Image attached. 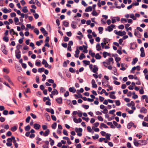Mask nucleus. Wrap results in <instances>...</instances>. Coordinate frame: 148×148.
Masks as SVG:
<instances>
[{
    "instance_id": "obj_1",
    "label": "nucleus",
    "mask_w": 148,
    "mask_h": 148,
    "mask_svg": "<svg viewBox=\"0 0 148 148\" xmlns=\"http://www.w3.org/2000/svg\"><path fill=\"white\" fill-rule=\"evenodd\" d=\"M115 27V25L113 24H111L107 28L105 29L106 31H108L109 32H110L112 31L113 28Z\"/></svg>"
},
{
    "instance_id": "obj_2",
    "label": "nucleus",
    "mask_w": 148,
    "mask_h": 148,
    "mask_svg": "<svg viewBox=\"0 0 148 148\" xmlns=\"http://www.w3.org/2000/svg\"><path fill=\"white\" fill-rule=\"evenodd\" d=\"M6 47L4 45H1V50L5 54L7 55L8 53V51L5 49Z\"/></svg>"
},
{
    "instance_id": "obj_3",
    "label": "nucleus",
    "mask_w": 148,
    "mask_h": 148,
    "mask_svg": "<svg viewBox=\"0 0 148 148\" xmlns=\"http://www.w3.org/2000/svg\"><path fill=\"white\" fill-rule=\"evenodd\" d=\"M73 117V121L75 123H80L82 122V120L81 118H79L78 119H77L74 117Z\"/></svg>"
},
{
    "instance_id": "obj_4",
    "label": "nucleus",
    "mask_w": 148,
    "mask_h": 148,
    "mask_svg": "<svg viewBox=\"0 0 148 148\" xmlns=\"http://www.w3.org/2000/svg\"><path fill=\"white\" fill-rule=\"evenodd\" d=\"M77 23L76 21H73L71 24V26L72 27L73 29H75L77 27L76 25Z\"/></svg>"
},
{
    "instance_id": "obj_5",
    "label": "nucleus",
    "mask_w": 148,
    "mask_h": 148,
    "mask_svg": "<svg viewBox=\"0 0 148 148\" xmlns=\"http://www.w3.org/2000/svg\"><path fill=\"white\" fill-rule=\"evenodd\" d=\"M10 34L12 35H13L14 34H16V36H18V34L17 33L15 32L13 29H12L10 30Z\"/></svg>"
},
{
    "instance_id": "obj_6",
    "label": "nucleus",
    "mask_w": 148,
    "mask_h": 148,
    "mask_svg": "<svg viewBox=\"0 0 148 148\" xmlns=\"http://www.w3.org/2000/svg\"><path fill=\"white\" fill-rule=\"evenodd\" d=\"M40 125L38 123H35L34 125V128L36 130L39 129L40 127Z\"/></svg>"
},
{
    "instance_id": "obj_7",
    "label": "nucleus",
    "mask_w": 148,
    "mask_h": 148,
    "mask_svg": "<svg viewBox=\"0 0 148 148\" xmlns=\"http://www.w3.org/2000/svg\"><path fill=\"white\" fill-rule=\"evenodd\" d=\"M126 34V32L125 31H123V32L122 31H119V34L118 35L123 36V35H125Z\"/></svg>"
},
{
    "instance_id": "obj_8",
    "label": "nucleus",
    "mask_w": 148,
    "mask_h": 148,
    "mask_svg": "<svg viewBox=\"0 0 148 148\" xmlns=\"http://www.w3.org/2000/svg\"><path fill=\"white\" fill-rule=\"evenodd\" d=\"M91 84L92 88H95L97 87V84L95 83V82L94 79H93L92 80Z\"/></svg>"
},
{
    "instance_id": "obj_9",
    "label": "nucleus",
    "mask_w": 148,
    "mask_h": 148,
    "mask_svg": "<svg viewBox=\"0 0 148 148\" xmlns=\"http://www.w3.org/2000/svg\"><path fill=\"white\" fill-rule=\"evenodd\" d=\"M50 131L49 129H47L43 134L44 136H47L49 134Z\"/></svg>"
},
{
    "instance_id": "obj_10",
    "label": "nucleus",
    "mask_w": 148,
    "mask_h": 148,
    "mask_svg": "<svg viewBox=\"0 0 148 148\" xmlns=\"http://www.w3.org/2000/svg\"><path fill=\"white\" fill-rule=\"evenodd\" d=\"M98 71V67L95 65L94 66V68L93 69L92 71L94 73H96V74H97L98 73L97 72Z\"/></svg>"
},
{
    "instance_id": "obj_11",
    "label": "nucleus",
    "mask_w": 148,
    "mask_h": 148,
    "mask_svg": "<svg viewBox=\"0 0 148 148\" xmlns=\"http://www.w3.org/2000/svg\"><path fill=\"white\" fill-rule=\"evenodd\" d=\"M77 93L78 94V95L74 94V95L75 97V98L76 99H77L78 98H82V95L79 92H77Z\"/></svg>"
},
{
    "instance_id": "obj_12",
    "label": "nucleus",
    "mask_w": 148,
    "mask_h": 148,
    "mask_svg": "<svg viewBox=\"0 0 148 148\" xmlns=\"http://www.w3.org/2000/svg\"><path fill=\"white\" fill-rule=\"evenodd\" d=\"M42 64H43L45 65V67H47L49 66V64L44 59L42 60Z\"/></svg>"
},
{
    "instance_id": "obj_13",
    "label": "nucleus",
    "mask_w": 148,
    "mask_h": 148,
    "mask_svg": "<svg viewBox=\"0 0 148 148\" xmlns=\"http://www.w3.org/2000/svg\"><path fill=\"white\" fill-rule=\"evenodd\" d=\"M69 90L70 92H73V93H75L76 91V90L73 87L69 88Z\"/></svg>"
},
{
    "instance_id": "obj_14",
    "label": "nucleus",
    "mask_w": 148,
    "mask_h": 148,
    "mask_svg": "<svg viewBox=\"0 0 148 148\" xmlns=\"http://www.w3.org/2000/svg\"><path fill=\"white\" fill-rule=\"evenodd\" d=\"M140 112L141 113H146L147 112V110L144 107H142L140 110Z\"/></svg>"
},
{
    "instance_id": "obj_15",
    "label": "nucleus",
    "mask_w": 148,
    "mask_h": 148,
    "mask_svg": "<svg viewBox=\"0 0 148 148\" xmlns=\"http://www.w3.org/2000/svg\"><path fill=\"white\" fill-rule=\"evenodd\" d=\"M62 98L61 97L57 98L56 99V101L59 104H61L62 102Z\"/></svg>"
},
{
    "instance_id": "obj_16",
    "label": "nucleus",
    "mask_w": 148,
    "mask_h": 148,
    "mask_svg": "<svg viewBox=\"0 0 148 148\" xmlns=\"http://www.w3.org/2000/svg\"><path fill=\"white\" fill-rule=\"evenodd\" d=\"M134 34L138 38H140L141 37L140 34L138 31L135 32Z\"/></svg>"
},
{
    "instance_id": "obj_17",
    "label": "nucleus",
    "mask_w": 148,
    "mask_h": 148,
    "mask_svg": "<svg viewBox=\"0 0 148 148\" xmlns=\"http://www.w3.org/2000/svg\"><path fill=\"white\" fill-rule=\"evenodd\" d=\"M51 93L53 95H58V92L57 90L54 89L51 92Z\"/></svg>"
},
{
    "instance_id": "obj_18",
    "label": "nucleus",
    "mask_w": 148,
    "mask_h": 148,
    "mask_svg": "<svg viewBox=\"0 0 148 148\" xmlns=\"http://www.w3.org/2000/svg\"><path fill=\"white\" fill-rule=\"evenodd\" d=\"M92 10V8L91 6H89L86 8L85 10L86 12H88L89 11H91Z\"/></svg>"
},
{
    "instance_id": "obj_19",
    "label": "nucleus",
    "mask_w": 148,
    "mask_h": 148,
    "mask_svg": "<svg viewBox=\"0 0 148 148\" xmlns=\"http://www.w3.org/2000/svg\"><path fill=\"white\" fill-rule=\"evenodd\" d=\"M101 127H103L104 128H108V127L106 124L103 123H102L100 124V129H102V128Z\"/></svg>"
},
{
    "instance_id": "obj_20",
    "label": "nucleus",
    "mask_w": 148,
    "mask_h": 148,
    "mask_svg": "<svg viewBox=\"0 0 148 148\" xmlns=\"http://www.w3.org/2000/svg\"><path fill=\"white\" fill-rule=\"evenodd\" d=\"M134 124V123L131 122L129 123L127 125V127L128 129L131 128V127Z\"/></svg>"
},
{
    "instance_id": "obj_21",
    "label": "nucleus",
    "mask_w": 148,
    "mask_h": 148,
    "mask_svg": "<svg viewBox=\"0 0 148 148\" xmlns=\"http://www.w3.org/2000/svg\"><path fill=\"white\" fill-rule=\"evenodd\" d=\"M14 21L15 22V24L16 25H20V23H17V22H18L19 21L18 18L17 17H15L14 18Z\"/></svg>"
},
{
    "instance_id": "obj_22",
    "label": "nucleus",
    "mask_w": 148,
    "mask_h": 148,
    "mask_svg": "<svg viewBox=\"0 0 148 148\" xmlns=\"http://www.w3.org/2000/svg\"><path fill=\"white\" fill-rule=\"evenodd\" d=\"M75 131L77 133H78V132H82V129L81 128H78L77 127H76L75 129Z\"/></svg>"
},
{
    "instance_id": "obj_23",
    "label": "nucleus",
    "mask_w": 148,
    "mask_h": 148,
    "mask_svg": "<svg viewBox=\"0 0 148 148\" xmlns=\"http://www.w3.org/2000/svg\"><path fill=\"white\" fill-rule=\"evenodd\" d=\"M138 60V59L137 58H135L133 59L132 63V65L135 64L137 62Z\"/></svg>"
},
{
    "instance_id": "obj_24",
    "label": "nucleus",
    "mask_w": 148,
    "mask_h": 148,
    "mask_svg": "<svg viewBox=\"0 0 148 148\" xmlns=\"http://www.w3.org/2000/svg\"><path fill=\"white\" fill-rule=\"evenodd\" d=\"M139 141L142 143L141 145H144L147 143V141L146 140H140Z\"/></svg>"
},
{
    "instance_id": "obj_25",
    "label": "nucleus",
    "mask_w": 148,
    "mask_h": 148,
    "mask_svg": "<svg viewBox=\"0 0 148 148\" xmlns=\"http://www.w3.org/2000/svg\"><path fill=\"white\" fill-rule=\"evenodd\" d=\"M96 49L98 51H99L101 50V47L100 44L97 43L96 46Z\"/></svg>"
},
{
    "instance_id": "obj_26",
    "label": "nucleus",
    "mask_w": 148,
    "mask_h": 148,
    "mask_svg": "<svg viewBox=\"0 0 148 148\" xmlns=\"http://www.w3.org/2000/svg\"><path fill=\"white\" fill-rule=\"evenodd\" d=\"M22 12L24 13H27L28 12V9H27V6H25L23 8L22 10Z\"/></svg>"
},
{
    "instance_id": "obj_27",
    "label": "nucleus",
    "mask_w": 148,
    "mask_h": 148,
    "mask_svg": "<svg viewBox=\"0 0 148 148\" xmlns=\"http://www.w3.org/2000/svg\"><path fill=\"white\" fill-rule=\"evenodd\" d=\"M85 56L83 53H81L79 57V58L80 60H82L85 58Z\"/></svg>"
},
{
    "instance_id": "obj_28",
    "label": "nucleus",
    "mask_w": 148,
    "mask_h": 148,
    "mask_svg": "<svg viewBox=\"0 0 148 148\" xmlns=\"http://www.w3.org/2000/svg\"><path fill=\"white\" fill-rule=\"evenodd\" d=\"M45 115L46 117L48 120V121H49L51 120V118L50 116H49L48 113H46L45 114Z\"/></svg>"
},
{
    "instance_id": "obj_29",
    "label": "nucleus",
    "mask_w": 148,
    "mask_h": 148,
    "mask_svg": "<svg viewBox=\"0 0 148 148\" xmlns=\"http://www.w3.org/2000/svg\"><path fill=\"white\" fill-rule=\"evenodd\" d=\"M63 25L66 27H68L69 23L66 21H63Z\"/></svg>"
},
{
    "instance_id": "obj_30",
    "label": "nucleus",
    "mask_w": 148,
    "mask_h": 148,
    "mask_svg": "<svg viewBox=\"0 0 148 148\" xmlns=\"http://www.w3.org/2000/svg\"><path fill=\"white\" fill-rule=\"evenodd\" d=\"M5 78L7 79L8 81L11 84H13L10 78L8 76H6L5 77Z\"/></svg>"
},
{
    "instance_id": "obj_31",
    "label": "nucleus",
    "mask_w": 148,
    "mask_h": 148,
    "mask_svg": "<svg viewBox=\"0 0 148 148\" xmlns=\"http://www.w3.org/2000/svg\"><path fill=\"white\" fill-rule=\"evenodd\" d=\"M101 112L103 114H107L108 112V110L107 108L106 107V108L103 109V111H101Z\"/></svg>"
},
{
    "instance_id": "obj_32",
    "label": "nucleus",
    "mask_w": 148,
    "mask_h": 148,
    "mask_svg": "<svg viewBox=\"0 0 148 148\" xmlns=\"http://www.w3.org/2000/svg\"><path fill=\"white\" fill-rule=\"evenodd\" d=\"M92 14L93 16H97L98 15L97 13L95 10H93L92 12Z\"/></svg>"
},
{
    "instance_id": "obj_33",
    "label": "nucleus",
    "mask_w": 148,
    "mask_h": 148,
    "mask_svg": "<svg viewBox=\"0 0 148 148\" xmlns=\"http://www.w3.org/2000/svg\"><path fill=\"white\" fill-rule=\"evenodd\" d=\"M95 57L98 60L100 59L101 57L99 53H97L96 54Z\"/></svg>"
},
{
    "instance_id": "obj_34",
    "label": "nucleus",
    "mask_w": 148,
    "mask_h": 148,
    "mask_svg": "<svg viewBox=\"0 0 148 148\" xmlns=\"http://www.w3.org/2000/svg\"><path fill=\"white\" fill-rule=\"evenodd\" d=\"M17 127L16 126H14L11 128V130L13 132H14L15 131H16L17 130Z\"/></svg>"
},
{
    "instance_id": "obj_35",
    "label": "nucleus",
    "mask_w": 148,
    "mask_h": 148,
    "mask_svg": "<svg viewBox=\"0 0 148 148\" xmlns=\"http://www.w3.org/2000/svg\"><path fill=\"white\" fill-rule=\"evenodd\" d=\"M111 134H109L108 133H107L106 134V138L108 140H110V136H111Z\"/></svg>"
},
{
    "instance_id": "obj_36",
    "label": "nucleus",
    "mask_w": 148,
    "mask_h": 148,
    "mask_svg": "<svg viewBox=\"0 0 148 148\" xmlns=\"http://www.w3.org/2000/svg\"><path fill=\"white\" fill-rule=\"evenodd\" d=\"M30 127L29 125L26 126L25 127V130L26 131H29L30 130Z\"/></svg>"
},
{
    "instance_id": "obj_37",
    "label": "nucleus",
    "mask_w": 148,
    "mask_h": 148,
    "mask_svg": "<svg viewBox=\"0 0 148 148\" xmlns=\"http://www.w3.org/2000/svg\"><path fill=\"white\" fill-rule=\"evenodd\" d=\"M15 68L17 71H18L20 72L22 70V69L20 66H16Z\"/></svg>"
},
{
    "instance_id": "obj_38",
    "label": "nucleus",
    "mask_w": 148,
    "mask_h": 148,
    "mask_svg": "<svg viewBox=\"0 0 148 148\" xmlns=\"http://www.w3.org/2000/svg\"><path fill=\"white\" fill-rule=\"evenodd\" d=\"M57 126V123L56 122L54 123L51 125V127L53 129H55Z\"/></svg>"
},
{
    "instance_id": "obj_39",
    "label": "nucleus",
    "mask_w": 148,
    "mask_h": 148,
    "mask_svg": "<svg viewBox=\"0 0 148 148\" xmlns=\"http://www.w3.org/2000/svg\"><path fill=\"white\" fill-rule=\"evenodd\" d=\"M130 17L132 18L133 20H135L136 19V17L135 16L134 14H130Z\"/></svg>"
},
{
    "instance_id": "obj_40",
    "label": "nucleus",
    "mask_w": 148,
    "mask_h": 148,
    "mask_svg": "<svg viewBox=\"0 0 148 148\" xmlns=\"http://www.w3.org/2000/svg\"><path fill=\"white\" fill-rule=\"evenodd\" d=\"M83 62L84 64H85L86 66L89 65L90 63V62L89 61H87L86 60H84L83 61Z\"/></svg>"
},
{
    "instance_id": "obj_41",
    "label": "nucleus",
    "mask_w": 148,
    "mask_h": 148,
    "mask_svg": "<svg viewBox=\"0 0 148 148\" xmlns=\"http://www.w3.org/2000/svg\"><path fill=\"white\" fill-rule=\"evenodd\" d=\"M3 40L6 42H8L9 40V38L8 37L5 36L3 38Z\"/></svg>"
},
{
    "instance_id": "obj_42",
    "label": "nucleus",
    "mask_w": 148,
    "mask_h": 148,
    "mask_svg": "<svg viewBox=\"0 0 148 148\" xmlns=\"http://www.w3.org/2000/svg\"><path fill=\"white\" fill-rule=\"evenodd\" d=\"M40 30L41 32L43 33H45L46 31L45 30V28L43 27H41L40 28Z\"/></svg>"
},
{
    "instance_id": "obj_43",
    "label": "nucleus",
    "mask_w": 148,
    "mask_h": 148,
    "mask_svg": "<svg viewBox=\"0 0 148 148\" xmlns=\"http://www.w3.org/2000/svg\"><path fill=\"white\" fill-rule=\"evenodd\" d=\"M66 103L69 106H72V104L71 102V101L70 100L67 99L66 100Z\"/></svg>"
},
{
    "instance_id": "obj_44",
    "label": "nucleus",
    "mask_w": 148,
    "mask_h": 148,
    "mask_svg": "<svg viewBox=\"0 0 148 148\" xmlns=\"http://www.w3.org/2000/svg\"><path fill=\"white\" fill-rule=\"evenodd\" d=\"M92 137L93 139H97L99 138V135L98 134H95V136H93Z\"/></svg>"
},
{
    "instance_id": "obj_45",
    "label": "nucleus",
    "mask_w": 148,
    "mask_h": 148,
    "mask_svg": "<svg viewBox=\"0 0 148 148\" xmlns=\"http://www.w3.org/2000/svg\"><path fill=\"white\" fill-rule=\"evenodd\" d=\"M108 81H106L104 80H102V83L103 85L104 86H107V84H108Z\"/></svg>"
},
{
    "instance_id": "obj_46",
    "label": "nucleus",
    "mask_w": 148,
    "mask_h": 148,
    "mask_svg": "<svg viewBox=\"0 0 148 148\" xmlns=\"http://www.w3.org/2000/svg\"><path fill=\"white\" fill-rule=\"evenodd\" d=\"M34 32L37 35L39 34V32L38 29L36 28H35L34 30Z\"/></svg>"
},
{
    "instance_id": "obj_47",
    "label": "nucleus",
    "mask_w": 148,
    "mask_h": 148,
    "mask_svg": "<svg viewBox=\"0 0 148 148\" xmlns=\"http://www.w3.org/2000/svg\"><path fill=\"white\" fill-rule=\"evenodd\" d=\"M45 70V68L43 67L40 68L38 69V71L39 72L41 73L42 72H43Z\"/></svg>"
},
{
    "instance_id": "obj_48",
    "label": "nucleus",
    "mask_w": 148,
    "mask_h": 148,
    "mask_svg": "<svg viewBox=\"0 0 148 148\" xmlns=\"http://www.w3.org/2000/svg\"><path fill=\"white\" fill-rule=\"evenodd\" d=\"M17 52H15V56L16 58L18 59H19L21 57V55L20 54H18L17 53Z\"/></svg>"
},
{
    "instance_id": "obj_49",
    "label": "nucleus",
    "mask_w": 148,
    "mask_h": 148,
    "mask_svg": "<svg viewBox=\"0 0 148 148\" xmlns=\"http://www.w3.org/2000/svg\"><path fill=\"white\" fill-rule=\"evenodd\" d=\"M107 60L109 62H111L112 64L114 62L113 59L112 58H109L108 60Z\"/></svg>"
},
{
    "instance_id": "obj_50",
    "label": "nucleus",
    "mask_w": 148,
    "mask_h": 148,
    "mask_svg": "<svg viewBox=\"0 0 148 148\" xmlns=\"http://www.w3.org/2000/svg\"><path fill=\"white\" fill-rule=\"evenodd\" d=\"M116 105L117 106H119L121 104V103L119 100H116L115 101Z\"/></svg>"
},
{
    "instance_id": "obj_51",
    "label": "nucleus",
    "mask_w": 148,
    "mask_h": 148,
    "mask_svg": "<svg viewBox=\"0 0 148 148\" xmlns=\"http://www.w3.org/2000/svg\"><path fill=\"white\" fill-rule=\"evenodd\" d=\"M82 107L86 109H88L89 108V106L88 105H82Z\"/></svg>"
},
{
    "instance_id": "obj_52",
    "label": "nucleus",
    "mask_w": 148,
    "mask_h": 148,
    "mask_svg": "<svg viewBox=\"0 0 148 148\" xmlns=\"http://www.w3.org/2000/svg\"><path fill=\"white\" fill-rule=\"evenodd\" d=\"M69 71L70 72L72 73H74L75 72V70H74L73 68L70 67L69 69Z\"/></svg>"
},
{
    "instance_id": "obj_53",
    "label": "nucleus",
    "mask_w": 148,
    "mask_h": 148,
    "mask_svg": "<svg viewBox=\"0 0 148 148\" xmlns=\"http://www.w3.org/2000/svg\"><path fill=\"white\" fill-rule=\"evenodd\" d=\"M43 100L44 101H45L46 100H48V101H50V99L49 97H44L43 98Z\"/></svg>"
},
{
    "instance_id": "obj_54",
    "label": "nucleus",
    "mask_w": 148,
    "mask_h": 148,
    "mask_svg": "<svg viewBox=\"0 0 148 148\" xmlns=\"http://www.w3.org/2000/svg\"><path fill=\"white\" fill-rule=\"evenodd\" d=\"M30 119H31V117H30V116H28L26 119L25 121H26V122L27 123H29V122L30 120Z\"/></svg>"
},
{
    "instance_id": "obj_55",
    "label": "nucleus",
    "mask_w": 148,
    "mask_h": 148,
    "mask_svg": "<svg viewBox=\"0 0 148 148\" xmlns=\"http://www.w3.org/2000/svg\"><path fill=\"white\" fill-rule=\"evenodd\" d=\"M127 147L128 148H133V147L131 146V143L129 142H128L127 144Z\"/></svg>"
},
{
    "instance_id": "obj_56",
    "label": "nucleus",
    "mask_w": 148,
    "mask_h": 148,
    "mask_svg": "<svg viewBox=\"0 0 148 148\" xmlns=\"http://www.w3.org/2000/svg\"><path fill=\"white\" fill-rule=\"evenodd\" d=\"M37 5L39 7L41 6V4L38 0H35Z\"/></svg>"
},
{
    "instance_id": "obj_57",
    "label": "nucleus",
    "mask_w": 148,
    "mask_h": 148,
    "mask_svg": "<svg viewBox=\"0 0 148 148\" xmlns=\"http://www.w3.org/2000/svg\"><path fill=\"white\" fill-rule=\"evenodd\" d=\"M12 134V132L10 131H8L6 134V135L7 136H10Z\"/></svg>"
},
{
    "instance_id": "obj_58",
    "label": "nucleus",
    "mask_w": 148,
    "mask_h": 148,
    "mask_svg": "<svg viewBox=\"0 0 148 148\" xmlns=\"http://www.w3.org/2000/svg\"><path fill=\"white\" fill-rule=\"evenodd\" d=\"M109 97L110 98L112 99H115L116 98V97L115 95L112 94H110L109 95Z\"/></svg>"
},
{
    "instance_id": "obj_59",
    "label": "nucleus",
    "mask_w": 148,
    "mask_h": 148,
    "mask_svg": "<svg viewBox=\"0 0 148 148\" xmlns=\"http://www.w3.org/2000/svg\"><path fill=\"white\" fill-rule=\"evenodd\" d=\"M69 95V92L68 91H66V92L64 94V96L65 97H66Z\"/></svg>"
},
{
    "instance_id": "obj_60",
    "label": "nucleus",
    "mask_w": 148,
    "mask_h": 148,
    "mask_svg": "<svg viewBox=\"0 0 148 148\" xmlns=\"http://www.w3.org/2000/svg\"><path fill=\"white\" fill-rule=\"evenodd\" d=\"M113 82H114V83L116 85H119L120 84V82H118L116 81V80H114V81H113Z\"/></svg>"
},
{
    "instance_id": "obj_61",
    "label": "nucleus",
    "mask_w": 148,
    "mask_h": 148,
    "mask_svg": "<svg viewBox=\"0 0 148 148\" xmlns=\"http://www.w3.org/2000/svg\"><path fill=\"white\" fill-rule=\"evenodd\" d=\"M48 82L51 84H53L54 83V81L53 79H49L48 80Z\"/></svg>"
},
{
    "instance_id": "obj_62",
    "label": "nucleus",
    "mask_w": 148,
    "mask_h": 148,
    "mask_svg": "<svg viewBox=\"0 0 148 148\" xmlns=\"http://www.w3.org/2000/svg\"><path fill=\"white\" fill-rule=\"evenodd\" d=\"M33 15L34 16V18L36 19H37L39 17V15L37 13H35Z\"/></svg>"
},
{
    "instance_id": "obj_63",
    "label": "nucleus",
    "mask_w": 148,
    "mask_h": 148,
    "mask_svg": "<svg viewBox=\"0 0 148 148\" xmlns=\"http://www.w3.org/2000/svg\"><path fill=\"white\" fill-rule=\"evenodd\" d=\"M60 89L61 92H63L65 91V90L64 88L62 87H60Z\"/></svg>"
},
{
    "instance_id": "obj_64",
    "label": "nucleus",
    "mask_w": 148,
    "mask_h": 148,
    "mask_svg": "<svg viewBox=\"0 0 148 148\" xmlns=\"http://www.w3.org/2000/svg\"><path fill=\"white\" fill-rule=\"evenodd\" d=\"M97 118L100 121H103V119L101 116H98L97 117Z\"/></svg>"
}]
</instances>
